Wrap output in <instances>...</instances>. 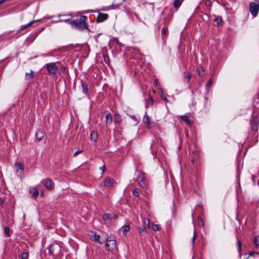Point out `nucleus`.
<instances>
[{
    "instance_id": "f257e3e1",
    "label": "nucleus",
    "mask_w": 259,
    "mask_h": 259,
    "mask_svg": "<svg viewBox=\"0 0 259 259\" xmlns=\"http://www.w3.org/2000/svg\"><path fill=\"white\" fill-rule=\"evenodd\" d=\"M87 17L81 15L79 19L74 21L72 27L79 30H82L84 29H88L87 24L85 23Z\"/></svg>"
},
{
    "instance_id": "f03ea898",
    "label": "nucleus",
    "mask_w": 259,
    "mask_h": 259,
    "mask_svg": "<svg viewBox=\"0 0 259 259\" xmlns=\"http://www.w3.org/2000/svg\"><path fill=\"white\" fill-rule=\"evenodd\" d=\"M106 246L109 251H114L116 248V241L112 239L111 237H109L106 239Z\"/></svg>"
},
{
    "instance_id": "7ed1b4c3",
    "label": "nucleus",
    "mask_w": 259,
    "mask_h": 259,
    "mask_svg": "<svg viewBox=\"0 0 259 259\" xmlns=\"http://www.w3.org/2000/svg\"><path fill=\"white\" fill-rule=\"evenodd\" d=\"M259 10V4L251 3L249 6V11L253 17L257 16Z\"/></svg>"
},
{
    "instance_id": "20e7f679",
    "label": "nucleus",
    "mask_w": 259,
    "mask_h": 259,
    "mask_svg": "<svg viewBox=\"0 0 259 259\" xmlns=\"http://www.w3.org/2000/svg\"><path fill=\"white\" fill-rule=\"evenodd\" d=\"M61 250V247L60 245L57 243H53L50 246L49 248V252L51 254H54L55 253H59Z\"/></svg>"
},
{
    "instance_id": "39448f33",
    "label": "nucleus",
    "mask_w": 259,
    "mask_h": 259,
    "mask_svg": "<svg viewBox=\"0 0 259 259\" xmlns=\"http://www.w3.org/2000/svg\"><path fill=\"white\" fill-rule=\"evenodd\" d=\"M46 66L47 70L50 74H55L58 70V68L55 63L47 64Z\"/></svg>"
},
{
    "instance_id": "423d86ee",
    "label": "nucleus",
    "mask_w": 259,
    "mask_h": 259,
    "mask_svg": "<svg viewBox=\"0 0 259 259\" xmlns=\"http://www.w3.org/2000/svg\"><path fill=\"white\" fill-rule=\"evenodd\" d=\"M42 184L48 190H52L54 188V185L50 179H46L42 180Z\"/></svg>"
},
{
    "instance_id": "0eeeda50",
    "label": "nucleus",
    "mask_w": 259,
    "mask_h": 259,
    "mask_svg": "<svg viewBox=\"0 0 259 259\" xmlns=\"http://www.w3.org/2000/svg\"><path fill=\"white\" fill-rule=\"evenodd\" d=\"M137 181L139 186L142 188H145L147 185V182L145 179H144L141 175L139 176L137 178Z\"/></svg>"
},
{
    "instance_id": "6e6552de",
    "label": "nucleus",
    "mask_w": 259,
    "mask_h": 259,
    "mask_svg": "<svg viewBox=\"0 0 259 259\" xmlns=\"http://www.w3.org/2000/svg\"><path fill=\"white\" fill-rule=\"evenodd\" d=\"M143 122L148 128H151L152 127V122L147 114L144 115L143 119Z\"/></svg>"
},
{
    "instance_id": "1a4fd4ad",
    "label": "nucleus",
    "mask_w": 259,
    "mask_h": 259,
    "mask_svg": "<svg viewBox=\"0 0 259 259\" xmlns=\"http://www.w3.org/2000/svg\"><path fill=\"white\" fill-rule=\"evenodd\" d=\"M257 118L255 116L253 119L250 122L251 128L252 131L256 132L258 130V125L257 122Z\"/></svg>"
},
{
    "instance_id": "9d476101",
    "label": "nucleus",
    "mask_w": 259,
    "mask_h": 259,
    "mask_svg": "<svg viewBox=\"0 0 259 259\" xmlns=\"http://www.w3.org/2000/svg\"><path fill=\"white\" fill-rule=\"evenodd\" d=\"M17 167L16 172L18 175H21L24 171V165L21 162H17L16 163Z\"/></svg>"
},
{
    "instance_id": "9b49d317",
    "label": "nucleus",
    "mask_w": 259,
    "mask_h": 259,
    "mask_svg": "<svg viewBox=\"0 0 259 259\" xmlns=\"http://www.w3.org/2000/svg\"><path fill=\"white\" fill-rule=\"evenodd\" d=\"M108 15L106 14H103L100 13H99L98 17L96 19V21L97 22H102L107 19Z\"/></svg>"
},
{
    "instance_id": "f8f14e48",
    "label": "nucleus",
    "mask_w": 259,
    "mask_h": 259,
    "mask_svg": "<svg viewBox=\"0 0 259 259\" xmlns=\"http://www.w3.org/2000/svg\"><path fill=\"white\" fill-rule=\"evenodd\" d=\"M105 186L111 187L114 186V183L109 178H106L104 181Z\"/></svg>"
},
{
    "instance_id": "ddd939ff",
    "label": "nucleus",
    "mask_w": 259,
    "mask_h": 259,
    "mask_svg": "<svg viewBox=\"0 0 259 259\" xmlns=\"http://www.w3.org/2000/svg\"><path fill=\"white\" fill-rule=\"evenodd\" d=\"M35 136L37 141H40L42 140L44 134L42 131L38 130L36 132Z\"/></svg>"
},
{
    "instance_id": "4468645a",
    "label": "nucleus",
    "mask_w": 259,
    "mask_h": 259,
    "mask_svg": "<svg viewBox=\"0 0 259 259\" xmlns=\"http://www.w3.org/2000/svg\"><path fill=\"white\" fill-rule=\"evenodd\" d=\"M180 117L187 124H188V125H191V121L189 119V117L187 115H181Z\"/></svg>"
},
{
    "instance_id": "2eb2a0df",
    "label": "nucleus",
    "mask_w": 259,
    "mask_h": 259,
    "mask_svg": "<svg viewBox=\"0 0 259 259\" xmlns=\"http://www.w3.org/2000/svg\"><path fill=\"white\" fill-rule=\"evenodd\" d=\"M34 77L33 72L32 70H30L29 73H25V79L26 80H31Z\"/></svg>"
},
{
    "instance_id": "dca6fc26",
    "label": "nucleus",
    "mask_w": 259,
    "mask_h": 259,
    "mask_svg": "<svg viewBox=\"0 0 259 259\" xmlns=\"http://www.w3.org/2000/svg\"><path fill=\"white\" fill-rule=\"evenodd\" d=\"M30 192L31 193L32 196L34 198L37 197L38 195V191L35 188H32L30 189Z\"/></svg>"
},
{
    "instance_id": "f3484780",
    "label": "nucleus",
    "mask_w": 259,
    "mask_h": 259,
    "mask_svg": "<svg viewBox=\"0 0 259 259\" xmlns=\"http://www.w3.org/2000/svg\"><path fill=\"white\" fill-rule=\"evenodd\" d=\"M100 235L95 233L93 234V235H92V238H93V240L95 242H98V243L101 244L102 242H101L100 241Z\"/></svg>"
},
{
    "instance_id": "a211bd4d",
    "label": "nucleus",
    "mask_w": 259,
    "mask_h": 259,
    "mask_svg": "<svg viewBox=\"0 0 259 259\" xmlns=\"http://www.w3.org/2000/svg\"><path fill=\"white\" fill-rule=\"evenodd\" d=\"M184 0H175L174 2V6L175 8H179Z\"/></svg>"
},
{
    "instance_id": "6ab92c4d",
    "label": "nucleus",
    "mask_w": 259,
    "mask_h": 259,
    "mask_svg": "<svg viewBox=\"0 0 259 259\" xmlns=\"http://www.w3.org/2000/svg\"><path fill=\"white\" fill-rule=\"evenodd\" d=\"M98 134L96 132H92L90 135L91 140L96 141L97 139Z\"/></svg>"
},
{
    "instance_id": "aec40b11",
    "label": "nucleus",
    "mask_w": 259,
    "mask_h": 259,
    "mask_svg": "<svg viewBox=\"0 0 259 259\" xmlns=\"http://www.w3.org/2000/svg\"><path fill=\"white\" fill-rule=\"evenodd\" d=\"M106 122L107 124L110 123L112 120V117L110 113L107 114L106 116Z\"/></svg>"
},
{
    "instance_id": "412c9836",
    "label": "nucleus",
    "mask_w": 259,
    "mask_h": 259,
    "mask_svg": "<svg viewBox=\"0 0 259 259\" xmlns=\"http://www.w3.org/2000/svg\"><path fill=\"white\" fill-rule=\"evenodd\" d=\"M74 21V20H73L68 19H64V20L60 19L58 21L59 22L64 21L65 23H68L69 24H70L72 26V25H73Z\"/></svg>"
},
{
    "instance_id": "4be33fe9",
    "label": "nucleus",
    "mask_w": 259,
    "mask_h": 259,
    "mask_svg": "<svg viewBox=\"0 0 259 259\" xmlns=\"http://www.w3.org/2000/svg\"><path fill=\"white\" fill-rule=\"evenodd\" d=\"M150 227L149 228H152V229L154 231H158L159 229V227L158 225L157 224H154L153 223H152L150 224Z\"/></svg>"
},
{
    "instance_id": "5701e85b",
    "label": "nucleus",
    "mask_w": 259,
    "mask_h": 259,
    "mask_svg": "<svg viewBox=\"0 0 259 259\" xmlns=\"http://www.w3.org/2000/svg\"><path fill=\"white\" fill-rule=\"evenodd\" d=\"M130 225H125V226H123L122 227V231H123V234H126L127 232H128L130 230Z\"/></svg>"
},
{
    "instance_id": "b1692460",
    "label": "nucleus",
    "mask_w": 259,
    "mask_h": 259,
    "mask_svg": "<svg viewBox=\"0 0 259 259\" xmlns=\"http://www.w3.org/2000/svg\"><path fill=\"white\" fill-rule=\"evenodd\" d=\"M253 243L255 246H259V235L255 236L254 237Z\"/></svg>"
},
{
    "instance_id": "393cba45",
    "label": "nucleus",
    "mask_w": 259,
    "mask_h": 259,
    "mask_svg": "<svg viewBox=\"0 0 259 259\" xmlns=\"http://www.w3.org/2000/svg\"><path fill=\"white\" fill-rule=\"evenodd\" d=\"M103 219L105 221L111 220L112 219L111 214L110 213H105L104 214Z\"/></svg>"
},
{
    "instance_id": "a878e982",
    "label": "nucleus",
    "mask_w": 259,
    "mask_h": 259,
    "mask_svg": "<svg viewBox=\"0 0 259 259\" xmlns=\"http://www.w3.org/2000/svg\"><path fill=\"white\" fill-rule=\"evenodd\" d=\"M222 19L221 17H216L214 20V22L217 23V25H219L222 22Z\"/></svg>"
},
{
    "instance_id": "bb28decb",
    "label": "nucleus",
    "mask_w": 259,
    "mask_h": 259,
    "mask_svg": "<svg viewBox=\"0 0 259 259\" xmlns=\"http://www.w3.org/2000/svg\"><path fill=\"white\" fill-rule=\"evenodd\" d=\"M5 234L8 236H10V229L8 227H6L4 229Z\"/></svg>"
},
{
    "instance_id": "cd10ccee",
    "label": "nucleus",
    "mask_w": 259,
    "mask_h": 259,
    "mask_svg": "<svg viewBox=\"0 0 259 259\" xmlns=\"http://www.w3.org/2000/svg\"><path fill=\"white\" fill-rule=\"evenodd\" d=\"M147 106L149 105L153 104V99L151 96H150L148 99L146 101Z\"/></svg>"
},
{
    "instance_id": "c85d7f7f",
    "label": "nucleus",
    "mask_w": 259,
    "mask_h": 259,
    "mask_svg": "<svg viewBox=\"0 0 259 259\" xmlns=\"http://www.w3.org/2000/svg\"><path fill=\"white\" fill-rule=\"evenodd\" d=\"M28 256L29 255L28 252H23L21 256V259H28Z\"/></svg>"
},
{
    "instance_id": "c756f323",
    "label": "nucleus",
    "mask_w": 259,
    "mask_h": 259,
    "mask_svg": "<svg viewBox=\"0 0 259 259\" xmlns=\"http://www.w3.org/2000/svg\"><path fill=\"white\" fill-rule=\"evenodd\" d=\"M114 118L115 121L117 122H120L121 121V117L118 114H116L115 115Z\"/></svg>"
},
{
    "instance_id": "7c9ffc66",
    "label": "nucleus",
    "mask_w": 259,
    "mask_h": 259,
    "mask_svg": "<svg viewBox=\"0 0 259 259\" xmlns=\"http://www.w3.org/2000/svg\"><path fill=\"white\" fill-rule=\"evenodd\" d=\"M197 72L199 75H203V69L201 67H199L197 69Z\"/></svg>"
},
{
    "instance_id": "2f4dec72",
    "label": "nucleus",
    "mask_w": 259,
    "mask_h": 259,
    "mask_svg": "<svg viewBox=\"0 0 259 259\" xmlns=\"http://www.w3.org/2000/svg\"><path fill=\"white\" fill-rule=\"evenodd\" d=\"M40 20H41V19H38V20H36L31 21L29 23H28V24H26V25H27V27L28 28L29 26H31L35 22L39 21Z\"/></svg>"
},
{
    "instance_id": "473e14b6",
    "label": "nucleus",
    "mask_w": 259,
    "mask_h": 259,
    "mask_svg": "<svg viewBox=\"0 0 259 259\" xmlns=\"http://www.w3.org/2000/svg\"><path fill=\"white\" fill-rule=\"evenodd\" d=\"M40 20H41V19H38V20H36L31 21L29 23H28V24H26V25H27V27L28 28L29 26H31L35 22L39 21Z\"/></svg>"
},
{
    "instance_id": "72a5a7b5",
    "label": "nucleus",
    "mask_w": 259,
    "mask_h": 259,
    "mask_svg": "<svg viewBox=\"0 0 259 259\" xmlns=\"http://www.w3.org/2000/svg\"><path fill=\"white\" fill-rule=\"evenodd\" d=\"M191 78V74L190 73H188L185 76V79H187V82H188L190 80V79Z\"/></svg>"
},
{
    "instance_id": "f704fd0d",
    "label": "nucleus",
    "mask_w": 259,
    "mask_h": 259,
    "mask_svg": "<svg viewBox=\"0 0 259 259\" xmlns=\"http://www.w3.org/2000/svg\"><path fill=\"white\" fill-rule=\"evenodd\" d=\"M139 189L138 188L135 189L133 192V194L135 196H139Z\"/></svg>"
},
{
    "instance_id": "c9c22d12",
    "label": "nucleus",
    "mask_w": 259,
    "mask_h": 259,
    "mask_svg": "<svg viewBox=\"0 0 259 259\" xmlns=\"http://www.w3.org/2000/svg\"><path fill=\"white\" fill-rule=\"evenodd\" d=\"M197 235V233H196V232L195 231L194 232L193 236V238H192V244L193 245L194 244V242H195V239L196 238Z\"/></svg>"
},
{
    "instance_id": "e433bc0d",
    "label": "nucleus",
    "mask_w": 259,
    "mask_h": 259,
    "mask_svg": "<svg viewBox=\"0 0 259 259\" xmlns=\"http://www.w3.org/2000/svg\"><path fill=\"white\" fill-rule=\"evenodd\" d=\"M241 246H242V244H241V241L239 240H238V241H237V247H238V250L239 252H240V251H241Z\"/></svg>"
},
{
    "instance_id": "4c0bfd02",
    "label": "nucleus",
    "mask_w": 259,
    "mask_h": 259,
    "mask_svg": "<svg viewBox=\"0 0 259 259\" xmlns=\"http://www.w3.org/2000/svg\"><path fill=\"white\" fill-rule=\"evenodd\" d=\"M82 91L84 93H87L88 91V86L86 84H82Z\"/></svg>"
},
{
    "instance_id": "58836bf2",
    "label": "nucleus",
    "mask_w": 259,
    "mask_h": 259,
    "mask_svg": "<svg viewBox=\"0 0 259 259\" xmlns=\"http://www.w3.org/2000/svg\"><path fill=\"white\" fill-rule=\"evenodd\" d=\"M168 32V29L166 27H163L162 30V34L166 35Z\"/></svg>"
},
{
    "instance_id": "ea45409f",
    "label": "nucleus",
    "mask_w": 259,
    "mask_h": 259,
    "mask_svg": "<svg viewBox=\"0 0 259 259\" xmlns=\"http://www.w3.org/2000/svg\"><path fill=\"white\" fill-rule=\"evenodd\" d=\"M144 223L145 225H147V226H148V227L149 228L150 227V224H150V223L149 220L148 219H145V220H144Z\"/></svg>"
},
{
    "instance_id": "a19ab883",
    "label": "nucleus",
    "mask_w": 259,
    "mask_h": 259,
    "mask_svg": "<svg viewBox=\"0 0 259 259\" xmlns=\"http://www.w3.org/2000/svg\"><path fill=\"white\" fill-rule=\"evenodd\" d=\"M146 229V228L144 226H140L139 227V230L140 233L144 232Z\"/></svg>"
},
{
    "instance_id": "79ce46f5",
    "label": "nucleus",
    "mask_w": 259,
    "mask_h": 259,
    "mask_svg": "<svg viewBox=\"0 0 259 259\" xmlns=\"http://www.w3.org/2000/svg\"><path fill=\"white\" fill-rule=\"evenodd\" d=\"M104 61L106 63H108L109 61V58L108 56L105 55L104 56Z\"/></svg>"
},
{
    "instance_id": "37998d69",
    "label": "nucleus",
    "mask_w": 259,
    "mask_h": 259,
    "mask_svg": "<svg viewBox=\"0 0 259 259\" xmlns=\"http://www.w3.org/2000/svg\"><path fill=\"white\" fill-rule=\"evenodd\" d=\"M82 150H77L76 151H75L74 152V153L73 154V156H75L76 155H77L78 154H79V153H81V152H82Z\"/></svg>"
},
{
    "instance_id": "c03bdc74",
    "label": "nucleus",
    "mask_w": 259,
    "mask_h": 259,
    "mask_svg": "<svg viewBox=\"0 0 259 259\" xmlns=\"http://www.w3.org/2000/svg\"><path fill=\"white\" fill-rule=\"evenodd\" d=\"M212 83V82L211 81V80H209L207 81V84H206V87H209L210 86Z\"/></svg>"
},
{
    "instance_id": "a18cd8bd",
    "label": "nucleus",
    "mask_w": 259,
    "mask_h": 259,
    "mask_svg": "<svg viewBox=\"0 0 259 259\" xmlns=\"http://www.w3.org/2000/svg\"><path fill=\"white\" fill-rule=\"evenodd\" d=\"M206 5L207 6H211V3L210 2V1L209 0H206L205 2Z\"/></svg>"
},
{
    "instance_id": "49530a36",
    "label": "nucleus",
    "mask_w": 259,
    "mask_h": 259,
    "mask_svg": "<svg viewBox=\"0 0 259 259\" xmlns=\"http://www.w3.org/2000/svg\"><path fill=\"white\" fill-rule=\"evenodd\" d=\"M161 98H162V99L166 102H168V100L165 97V96H163L162 94H161Z\"/></svg>"
},
{
    "instance_id": "de8ad7c7",
    "label": "nucleus",
    "mask_w": 259,
    "mask_h": 259,
    "mask_svg": "<svg viewBox=\"0 0 259 259\" xmlns=\"http://www.w3.org/2000/svg\"><path fill=\"white\" fill-rule=\"evenodd\" d=\"M105 168H106L105 165H103L101 167H100V169H101L103 171V172H104Z\"/></svg>"
},
{
    "instance_id": "09e8293b",
    "label": "nucleus",
    "mask_w": 259,
    "mask_h": 259,
    "mask_svg": "<svg viewBox=\"0 0 259 259\" xmlns=\"http://www.w3.org/2000/svg\"><path fill=\"white\" fill-rule=\"evenodd\" d=\"M26 28H27V25H22V26H21V30H24V29H26Z\"/></svg>"
},
{
    "instance_id": "8fccbe9b",
    "label": "nucleus",
    "mask_w": 259,
    "mask_h": 259,
    "mask_svg": "<svg viewBox=\"0 0 259 259\" xmlns=\"http://www.w3.org/2000/svg\"><path fill=\"white\" fill-rule=\"evenodd\" d=\"M202 219H200L199 221V224L200 225V224H201V225H203V223H202Z\"/></svg>"
},
{
    "instance_id": "3c124183",
    "label": "nucleus",
    "mask_w": 259,
    "mask_h": 259,
    "mask_svg": "<svg viewBox=\"0 0 259 259\" xmlns=\"http://www.w3.org/2000/svg\"><path fill=\"white\" fill-rule=\"evenodd\" d=\"M202 219H200L199 221V224L200 225V224H201V225H203V223H202Z\"/></svg>"
},
{
    "instance_id": "603ef678",
    "label": "nucleus",
    "mask_w": 259,
    "mask_h": 259,
    "mask_svg": "<svg viewBox=\"0 0 259 259\" xmlns=\"http://www.w3.org/2000/svg\"><path fill=\"white\" fill-rule=\"evenodd\" d=\"M117 218V214H114L113 215V219H116Z\"/></svg>"
},
{
    "instance_id": "864d4df0",
    "label": "nucleus",
    "mask_w": 259,
    "mask_h": 259,
    "mask_svg": "<svg viewBox=\"0 0 259 259\" xmlns=\"http://www.w3.org/2000/svg\"><path fill=\"white\" fill-rule=\"evenodd\" d=\"M5 1V0H0V5L3 4Z\"/></svg>"
},
{
    "instance_id": "5fc2aeb1",
    "label": "nucleus",
    "mask_w": 259,
    "mask_h": 259,
    "mask_svg": "<svg viewBox=\"0 0 259 259\" xmlns=\"http://www.w3.org/2000/svg\"><path fill=\"white\" fill-rule=\"evenodd\" d=\"M3 201L1 199H0V204H3Z\"/></svg>"
},
{
    "instance_id": "6e6d98bb",
    "label": "nucleus",
    "mask_w": 259,
    "mask_h": 259,
    "mask_svg": "<svg viewBox=\"0 0 259 259\" xmlns=\"http://www.w3.org/2000/svg\"><path fill=\"white\" fill-rule=\"evenodd\" d=\"M125 0H123V2H125Z\"/></svg>"
}]
</instances>
